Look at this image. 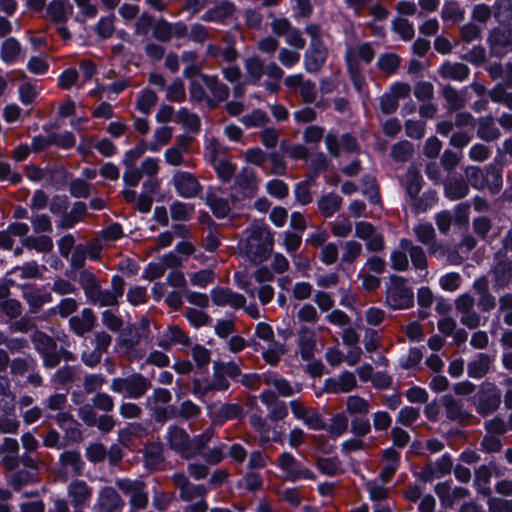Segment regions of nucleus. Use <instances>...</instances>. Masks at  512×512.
I'll return each instance as SVG.
<instances>
[{"label":"nucleus","mask_w":512,"mask_h":512,"mask_svg":"<svg viewBox=\"0 0 512 512\" xmlns=\"http://www.w3.org/2000/svg\"><path fill=\"white\" fill-rule=\"evenodd\" d=\"M467 181L475 189H482L486 186L487 173L484 174L479 167L470 166L465 171Z\"/></svg>","instance_id":"nucleus-59"},{"label":"nucleus","mask_w":512,"mask_h":512,"mask_svg":"<svg viewBox=\"0 0 512 512\" xmlns=\"http://www.w3.org/2000/svg\"><path fill=\"white\" fill-rule=\"evenodd\" d=\"M172 137V129L168 126H160L154 131L153 140L148 145V151L158 152Z\"/></svg>","instance_id":"nucleus-46"},{"label":"nucleus","mask_w":512,"mask_h":512,"mask_svg":"<svg viewBox=\"0 0 512 512\" xmlns=\"http://www.w3.org/2000/svg\"><path fill=\"white\" fill-rule=\"evenodd\" d=\"M370 409V402L362 397L352 395L346 400V411L350 415H366Z\"/></svg>","instance_id":"nucleus-48"},{"label":"nucleus","mask_w":512,"mask_h":512,"mask_svg":"<svg viewBox=\"0 0 512 512\" xmlns=\"http://www.w3.org/2000/svg\"><path fill=\"white\" fill-rule=\"evenodd\" d=\"M212 301L217 306H229L231 308H241L246 303L243 295L227 288H214L211 290Z\"/></svg>","instance_id":"nucleus-16"},{"label":"nucleus","mask_w":512,"mask_h":512,"mask_svg":"<svg viewBox=\"0 0 512 512\" xmlns=\"http://www.w3.org/2000/svg\"><path fill=\"white\" fill-rule=\"evenodd\" d=\"M222 182H229L235 175L236 165L223 159L211 164Z\"/></svg>","instance_id":"nucleus-54"},{"label":"nucleus","mask_w":512,"mask_h":512,"mask_svg":"<svg viewBox=\"0 0 512 512\" xmlns=\"http://www.w3.org/2000/svg\"><path fill=\"white\" fill-rule=\"evenodd\" d=\"M245 238L240 241L241 250L254 263L266 260L273 247L269 228L263 223H253L245 231Z\"/></svg>","instance_id":"nucleus-1"},{"label":"nucleus","mask_w":512,"mask_h":512,"mask_svg":"<svg viewBox=\"0 0 512 512\" xmlns=\"http://www.w3.org/2000/svg\"><path fill=\"white\" fill-rule=\"evenodd\" d=\"M22 46L20 42L14 38H6L0 45V58L7 64L12 65L21 59Z\"/></svg>","instance_id":"nucleus-23"},{"label":"nucleus","mask_w":512,"mask_h":512,"mask_svg":"<svg viewBox=\"0 0 512 512\" xmlns=\"http://www.w3.org/2000/svg\"><path fill=\"white\" fill-rule=\"evenodd\" d=\"M414 234L418 241L424 245H430L434 243L435 230L431 223H419L413 229Z\"/></svg>","instance_id":"nucleus-56"},{"label":"nucleus","mask_w":512,"mask_h":512,"mask_svg":"<svg viewBox=\"0 0 512 512\" xmlns=\"http://www.w3.org/2000/svg\"><path fill=\"white\" fill-rule=\"evenodd\" d=\"M254 345L256 349L261 350L263 359L270 365H276L285 352L284 345L276 340L265 345H261L260 342H256Z\"/></svg>","instance_id":"nucleus-29"},{"label":"nucleus","mask_w":512,"mask_h":512,"mask_svg":"<svg viewBox=\"0 0 512 512\" xmlns=\"http://www.w3.org/2000/svg\"><path fill=\"white\" fill-rule=\"evenodd\" d=\"M89 301L101 307H111L117 305L118 303L117 298L112 294L110 290H102L101 287L98 289L95 295L90 298Z\"/></svg>","instance_id":"nucleus-64"},{"label":"nucleus","mask_w":512,"mask_h":512,"mask_svg":"<svg viewBox=\"0 0 512 512\" xmlns=\"http://www.w3.org/2000/svg\"><path fill=\"white\" fill-rule=\"evenodd\" d=\"M175 122L183 125L189 131H196L200 127L197 115L191 113L187 108H181L176 112Z\"/></svg>","instance_id":"nucleus-50"},{"label":"nucleus","mask_w":512,"mask_h":512,"mask_svg":"<svg viewBox=\"0 0 512 512\" xmlns=\"http://www.w3.org/2000/svg\"><path fill=\"white\" fill-rule=\"evenodd\" d=\"M187 152V143L180 141L177 145L168 148L164 153L166 163L171 166L186 165L184 154Z\"/></svg>","instance_id":"nucleus-42"},{"label":"nucleus","mask_w":512,"mask_h":512,"mask_svg":"<svg viewBox=\"0 0 512 512\" xmlns=\"http://www.w3.org/2000/svg\"><path fill=\"white\" fill-rule=\"evenodd\" d=\"M493 274L498 287L506 286L512 278V260H501L493 268Z\"/></svg>","instance_id":"nucleus-40"},{"label":"nucleus","mask_w":512,"mask_h":512,"mask_svg":"<svg viewBox=\"0 0 512 512\" xmlns=\"http://www.w3.org/2000/svg\"><path fill=\"white\" fill-rule=\"evenodd\" d=\"M145 151H148L147 142L141 140L135 147L125 152L122 160L123 164L125 166L135 165L136 161L145 153Z\"/></svg>","instance_id":"nucleus-63"},{"label":"nucleus","mask_w":512,"mask_h":512,"mask_svg":"<svg viewBox=\"0 0 512 512\" xmlns=\"http://www.w3.org/2000/svg\"><path fill=\"white\" fill-rule=\"evenodd\" d=\"M167 440L171 449L183 457L190 458L193 456V443L183 428L170 426L167 432Z\"/></svg>","instance_id":"nucleus-11"},{"label":"nucleus","mask_w":512,"mask_h":512,"mask_svg":"<svg viewBox=\"0 0 512 512\" xmlns=\"http://www.w3.org/2000/svg\"><path fill=\"white\" fill-rule=\"evenodd\" d=\"M327 58V49L322 42H311L304 55V67L307 72L318 71Z\"/></svg>","instance_id":"nucleus-15"},{"label":"nucleus","mask_w":512,"mask_h":512,"mask_svg":"<svg viewBox=\"0 0 512 512\" xmlns=\"http://www.w3.org/2000/svg\"><path fill=\"white\" fill-rule=\"evenodd\" d=\"M298 347L301 357L309 360L313 357L316 348V333L313 329L302 326L298 330Z\"/></svg>","instance_id":"nucleus-21"},{"label":"nucleus","mask_w":512,"mask_h":512,"mask_svg":"<svg viewBox=\"0 0 512 512\" xmlns=\"http://www.w3.org/2000/svg\"><path fill=\"white\" fill-rule=\"evenodd\" d=\"M399 247L402 250H408L414 268L419 271V277L423 278L427 274V261L423 249L419 246L413 245V243L408 239L400 240Z\"/></svg>","instance_id":"nucleus-20"},{"label":"nucleus","mask_w":512,"mask_h":512,"mask_svg":"<svg viewBox=\"0 0 512 512\" xmlns=\"http://www.w3.org/2000/svg\"><path fill=\"white\" fill-rule=\"evenodd\" d=\"M400 63L401 59L397 54L388 52L378 57L376 66L385 75H393L397 72Z\"/></svg>","instance_id":"nucleus-37"},{"label":"nucleus","mask_w":512,"mask_h":512,"mask_svg":"<svg viewBox=\"0 0 512 512\" xmlns=\"http://www.w3.org/2000/svg\"><path fill=\"white\" fill-rule=\"evenodd\" d=\"M32 341L36 350L42 356L46 367H55L59 363L60 357L56 349V343L50 336L42 332H36L32 337Z\"/></svg>","instance_id":"nucleus-6"},{"label":"nucleus","mask_w":512,"mask_h":512,"mask_svg":"<svg viewBox=\"0 0 512 512\" xmlns=\"http://www.w3.org/2000/svg\"><path fill=\"white\" fill-rule=\"evenodd\" d=\"M317 204L320 213L324 217H331L340 209L342 199L336 193H327L320 197Z\"/></svg>","instance_id":"nucleus-32"},{"label":"nucleus","mask_w":512,"mask_h":512,"mask_svg":"<svg viewBox=\"0 0 512 512\" xmlns=\"http://www.w3.org/2000/svg\"><path fill=\"white\" fill-rule=\"evenodd\" d=\"M445 195L452 199L457 200L465 197L468 194V185L458 179H450L444 185Z\"/></svg>","instance_id":"nucleus-49"},{"label":"nucleus","mask_w":512,"mask_h":512,"mask_svg":"<svg viewBox=\"0 0 512 512\" xmlns=\"http://www.w3.org/2000/svg\"><path fill=\"white\" fill-rule=\"evenodd\" d=\"M245 69L249 81L253 84L258 83L264 74L263 62L257 55H252L245 60Z\"/></svg>","instance_id":"nucleus-43"},{"label":"nucleus","mask_w":512,"mask_h":512,"mask_svg":"<svg viewBox=\"0 0 512 512\" xmlns=\"http://www.w3.org/2000/svg\"><path fill=\"white\" fill-rule=\"evenodd\" d=\"M79 284L81 285L88 300H90V298L93 297L100 288V284L98 283L95 275L88 270H83L79 273Z\"/></svg>","instance_id":"nucleus-47"},{"label":"nucleus","mask_w":512,"mask_h":512,"mask_svg":"<svg viewBox=\"0 0 512 512\" xmlns=\"http://www.w3.org/2000/svg\"><path fill=\"white\" fill-rule=\"evenodd\" d=\"M203 80H204L207 88L210 90L212 95L217 100L222 101L228 97V93H229L228 87L225 84L220 83L218 81L217 77L203 76Z\"/></svg>","instance_id":"nucleus-55"},{"label":"nucleus","mask_w":512,"mask_h":512,"mask_svg":"<svg viewBox=\"0 0 512 512\" xmlns=\"http://www.w3.org/2000/svg\"><path fill=\"white\" fill-rule=\"evenodd\" d=\"M277 466L281 469L286 480L297 482L300 480H313L314 473L304 467L292 454L283 452L278 460Z\"/></svg>","instance_id":"nucleus-4"},{"label":"nucleus","mask_w":512,"mask_h":512,"mask_svg":"<svg viewBox=\"0 0 512 512\" xmlns=\"http://www.w3.org/2000/svg\"><path fill=\"white\" fill-rule=\"evenodd\" d=\"M21 314V304L15 299L0 302V323H6Z\"/></svg>","instance_id":"nucleus-45"},{"label":"nucleus","mask_w":512,"mask_h":512,"mask_svg":"<svg viewBox=\"0 0 512 512\" xmlns=\"http://www.w3.org/2000/svg\"><path fill=\"white\" fill-rule=\"evenodd\" d=\"M326 388L334 393H347L356 386V378L352 372L345 371L336 378L326 381Z\"/></svg>","instance_id":"nucleus-24"},{"label":"nucleus","mask_w":512,"mask_h":512,"mask_svg":"<svg viewBox=\"0 0 512 512\" xmlns=\"http://www.w3.org/2000/svg\"><path fill=\"white\" fill-rule=\"evenodd\" d=\"M69 322L75 333L83 335L90 331L94 325L93 312L92 310L85 308L79 316L72 317Z\"/></svg>","instance_id":"nucleus-31"},{"label":"nucleus","mask_w":512,"mask_h":512,"mask_svg":"<svg viewBox=\"0 0 512 512\" xmlns=\"http://www.w3.org/2000/svg\"><path fill=\"white\" fill-rule=\"evenodd\" d=\"M143 458L146 468H156L163 460V446L160 443H148L144 447Z\"/></svg>","instance_id":"nucleus-33"},{"label":"nucleus","mask_w":512,"mask_h":512,"mask_svg":"<svg viewBox=\"0 0 512 512\" xmlns=\"http://www.w3.org/2000/svg\"><path fill=\"white\" fill-rule=\"evenodd\" d=\"M469 68L462 63L445 62L441 65L439 73L443 78L462 82L469 75Z\"/></svg>","instance_id":"nucleus-30"},{"label":"nucleus","mask_w":512,"mask_h":512,"mask_svg":"<svg viewBox=\"0 0 512 512\" xmlns=\"http://www.w3.org/2000/svg\"><path fill=\"white\" fill-rule=\"evenodd\" d=\"M375 56V51L370 43L363 42L348 44L345 51V62L348 69L358 67V60L369 64Z\"/></svg>","instance_id":"nucleus-12"},{"label":"nucleus","mask_w":512,"mask_h":512,"mask_svg":"<svg viewBox=\"0 0 512 512\" xmlns=\"http://www.w3.org/2000/svg\"><path fill=\"white\" fill-rule=\"evenodd\" d=\"M402 184L405 187L407 195L413 201L412 206L416 212L424 211L427 206H423L418 200L417 196L422 186V176L416 167H410L407 170L405 177L402 180Z\"/></svg>","instance_id":"nucleus-13"},{"label":"nucleus","mask_w":512,"mask_h":512,"mask_svg":"<svg viewBox=\"0 0 512 512\" xmlns=\"http://www.w3.org/2000/svg\"><path fill=\"white\" fill-rule=\"evenodd\" d=\"M23 297L32 311L52 302V295L44 287L23 286Z\"/></svg>","instance_id":"nucleus-22"},{"label":"nucleus","mask_w":512,"mask_h":512,"mask_svg":"<svg viewBox=\"0 0 512 512\" xmlns=\"http://www.w3.org/2000/svg\"><path fill=\"white\" fill-rule=\"evenodd\" d=\"M243 414L238 404H222L210 408L209 415L214 424L221 425L225 421L240 418Z\"/></svg>","instance_id":"nucleus-18"},{"label":"nucleus","mask_w":512,"mask_h":512,"mask_svg":"<svg viewBox=\"0 0 512 512\" xmlns=\"http://www.w3.org/2000/svg\"><path fill=\"white\" fill-rule=\"evenodd\" d=\"M179 263V259L172 253L167 254L163 258L162 263H150L145 271L149 280H153L163 276L166 267H172Z\"/></svg>","instance_id":"nucleus-34"},{"label":"nucleus","mask_w":512,"mask_h":512,"mask_svg":"<svg viewBox=\"0 0 512 512\" xmlns=\"http://www.w3.org/2000/svg\"><path fill=\"white\" fill-rule=\"evenodd\" d=\"M19 100L23 105H31L39 95V88L36 83L24 82L18 88Z\"/></svg>","instance_id":"nucleus-53"},{"label":"nucleus","mask_w":512,"mask_h":512,"mask_svg":"<svg viewBox=\"0 0 512 512\" xmlns=\"http://www.w3.org/2000/svg\"><path fill=\"white\" fill-rule=\"evenodd\" d=\"M289 406L293 416L309 429L320 430L324 427V421L315 409L306 407L298 400L290 401Z\"/></svg>","instance_id":"nucleus-9"},{"label":"nucleus","mask_w":512,"mask_h":512,"mask_svg":"<svg viewBox=\"0 0 512 512\" xmlns=\"http://www.w3.org/2000/svg\"><path fill=\"white\" fill-rule=\"evenodd\" d=\"M71 10L69 0H52L47 7V15L53 22L64 24Z\"/></svg>","instance_id":"nucleus-28"},{"label":"nucleus","mask_w":512,"mask_h":512,"mask_svg":"<svg viewBox=\"0 0 512 512\" xmlns=\"http://www.w3.org/2000/svg\"><path fill=\"white\" fill-rule=\"evenodd\" d=\"M170 213L173 220L188 221L194 215V206L188 203L175 201L170 206Z\"/></svg>","instance_id":"nucleus-51"},{"label":"nucleus","mask_w":512,"mask_h":512,"mask_svg":"<svg viewBox=\"0 0 512 512\" xmlns=\"http://www.w3.org/2000/svg\"><path fill=\"white\" fill-rule=\"evenodd\" d=\"M392 28L403 40H410L414 36V27L407 19L401 17L394 19Z\"/></svg>","instance_id":"nucleus-62"},{"label":"nucleus","mask_w":512,"mask_h":512,"mask_svg":"<svg viewBox=\"0 0 512 512\" xmlns=\"http://www.w3.org/2000/svg\"><path fill=\"white\" fill-rule=\"evenodd\" d=\"M477 135L485 141H493L500 137V131L495 126L493 117L487 116L479 120Z\"/></svg>","instance_id":"nucleus-39"},{"label":"nucleus","mask_w":512,"mask_h":512,"mask_svg":"<svg viewBox=\"0 0 512 512\" xmlns=\"http://www.w3.org/2000/svg\"><path fill=\"white\" fill-rule=\"evenodd\" d=\"M117 487L130 497L129 503L133 509H143L148 503V494L141 481L119 479L116 481Z\"/></svg>","instance_id":"nucleus-5"},{"label":"nucleus","mask_w":512,"mask_h":512,"mask_svg":"<svg viewBox=\"0 0 512 512\" xmlns=\"http://www.w3.org/2000/svg\"><path fill=\"white\" fill-rule=\"evenodd\" d=\"M226 150V147L214 137L206 138L204 155L210 164L225 159Z\"/></svg>","instance_id":"nucleus-36"},{"label":"nucleus","mask_w":512,"mask_h":512,"mask_svg":"<svg viewBox=\"0 0 512 512\" xmlns=\"http://www.w3.org/2000/svg\"><path fill=\"white\" fill-rule=\"evenodd\" d=\"M236 10L235 5L228 0H223L215 7L209 9L202 15V20L206 22L225 23L230 19Z\"/></svg>","instance_id":"nucleus-19"},{"label":"nucleus","mask_w":512,"mask_h":512,"mask_svg":"<svg viewBox=\"0 0 512 512\" xmlns=\"http://www.w3.org/2000/svg\"><path fill=\"white\" fill-rule=\"evenodd\" d=\"M501 402V392L494 383L484 382L481 385L478 399V411L486 415L496 410Z\"/></svg>","instance_id":"nucleus-8"},{"label":"nucleus","mask_w":512,"mask_h":512,"mask_svg":"<svg viewBox=\"0 0 512 512\" xmlns=\"http://www.w3.org/2000/svg\"><path fill=\"white\" fill-rule=\"evenodd\" d=\"M60 462L66 470H70L73 474L82 473L84 463L81 456L76 451H65L60 455Z\"/></svg>","instance_id":"nucleus-41"},{"label":"nucleus","mask_w":512,"mask_h":512,"mask_svg":"<svg viewBox=\"0 0 512 512\" xmlns=\"http://www.w3.org/2000/svg\"><path fill=\"white\" fill-rule=\"evenodd\" d=\"M492 361L493 358L488 354H477L476 357L468 363V376L474 379H480L484 377L488 373Z\"/></svg>","instance_id":"nucleus-25"},{"label":"nucleus","mask_w":512,"mask_h":512,"mask_svg":"<svg viewBox=\"0 0 512 512\" xmlns=\"http://www.w3.org/2000/svg\"><path fill=\"white\" fill-rule=\"evenodd\" d=\"M208 205L217 218H225L230 212V206L226 199L210 196L207 199Z\"/></svg>","instance_id":"nucleus-60"},{"label":"nucleus","mask_w":512,"mask_h":512,"mask_svg":"<svg viewBox=\"0 0 512 512\" xmlns=\"http://www.w3.org/2000/svg\"><path fill=\"white\" fill-rule=\"evenodd\" d=\"M263 381L267 385L273 386L283 397L292 396L299 391L298 385L293 386L287 380L272 372L263 373Z\"/></svg>","instance_id":"nucleus-26"},{"label":"nucleus","mask_w":512,"mask_h":512,"mask_svg":"<svg viewBox=\"0 0 512 512\" xmlns=\"http://www.w3.org/2000/svg\"><path fill=\"white\" fill-rule=\"evenodd\" d=\"M110 388L124 397L137 399L146 393L149 382L143 375L135 373L127 377L114 378Z\"/></svg>","instance_id":"nucleus-3"},{"label":"nucleus","mask_w":512,"mask_h":512,"mask_svg":"<svg viewBox=\"0 0 512 512\" xmlns=\"http://www.w3.org/2000/svg\"><path fill=\"white\" fill-rule=\"evenodd\" d=\"M330 229L336 237H347L352 231V223L348 218L338 216L329 223Z\"/></svg>","instance_id":"nucleus-61"},{"label":"nucleus","mask_w":512,"mask_h":512,"mask_svg":"<svg viewBox=\"0 0 512 512\" xmlns=\"http://www.w3.org/2000/svg\"><path fill=\"white\" fill-rule=\"evenodd\" d=\"M188 337L177 326L168 327L158 338L157 345L163 349H169L174 344L185 345Z\"/></svg>","instance_id":"nucleus-27"},{"label":"nucleus","mask_w":512,"mask_h":512,"mask_svg":"<svg viewBox=\"0 0 512 512\" xmlns=\"http://www.w3.org/2000/svg\"><path fill=\"white\" fill-rule=\"evenodd\" d=\"M441 17L444 21L457 23L463 20L464 10L457 1H445L441 10Z\"/></svg>","instance_id":"nucleus-44"},{"label":"nucleus","mask_w":512,"mask_h":512,"mask_svg":"<svg viewBox=\"0 0 512 512\" xmlns=\"http://www.w3.org/2000/svg\"><path fill=\"white\" fill-rule=\"evenodd\" d=\"M156 102V94L152 90L145 89L140 93L137 99L136 107L141 113L147 115L150 113Z\"/></svg>","instance_id":"nucleus-58"},{"label":"nucleus","mask_w":512,"mask_h":512,"mask_svg":"<svg viewBox=\"0 0 512 512\" xmlns=\"http://www.w3.org/2000/svg\"><path fill=\"white\" fill-rule=\"evenodd\" d=\"M124 506V502L112 487H104L99 492L97 503L94 505L95 512H118Z\"/></svg>","instance_id":"nucleus-14"},{"label":"nucleus","mask_w":512,"mask_h":512,"mask_svg":"<svg viewBox=\"0 0 512 512\" xmlns=\"http://www.w3.org/2000/svg\"><path fill=\"white\" fill-rule=\"evenodd\" d=\"M229 387V382L223 373L218 370L214 373L212 381H201L195 379L193 382L194 394L198 397H203L206 393L212 390H226Z\"/></svg>","instance_id":"nucleus-17"},{"label":"nucleus","mask_w":512,"mask_h":512,"mask_svg":"<svg viewBox=\"0 0 512 512\" xmlns=\"http://www.w3.org/2000/svg\"><path fill=\"white\" fill-rule=\"evenodd\" d=\"M172 183L177 194L182 198H194L201 192V185L197 178L187 171L175 172Z\"/></svg>","instance_id":"nucleus-7"},{"label":"nucleus","mask_w":512,"mask_h":512,"mask_svg":"<svg viewBox=\"0 0 512 512\" xmlns=\"http://www.w3.org/2000/svg\"><path fill=\"white\" fill-rule=\"evenodd\" d=\"M19 421L15 415V405L6 411L5 404L0 406V431L3 433H15L19 428Z\"/></svg>","instance_id":"nucleus-38"},{"label":"nucleus","mask_w":512,"mask_h":512,"mask_svg":"<svg viewBox=\"0 0 512 512\" xmlns=\"http://www.w3.org/2000/svg\"><path fill=\"white\" fill-rule=\"evenodd\" d=\"M317 468L327 476H336L343 472L340 461L335 457L319 458Z\"/></svg>","instance_id":"nucleus-52"},{"label":"nucleus","mask_w":512,"mask_h":512,"mask_svg":"<svg viewBox=\"0 0 512 512\" xmlns=\"http://www.w3.org/2000/svg\"><path fill=\"white\" fill-rule=\"evenodd\" d=\"M67 495L75 509H83L90 505L93 488L83 480H74L67 487Z\"/></svg>","instance_id":"nucleus-10"},{"label":"nucleus","mask_w":512,"mask_h":512,"mask_svg":"<svg viewBox=\"0 0 512 512\" xmlns=\"http://www.w3.org/2000/svg\"><path fill=\"white\" fill-rule=\"evenodd\" d=\"M386 484L387 481L379 476L371 480L364 479V486L372 501H381L387 497L388 490L386 488Z\"/></svg>","instance_id":"nucleus-35"},{"label":"nucleus","mask_w":512,"mask_h":512,"mask_svg":"<svg viewBox=\"0 0 512 512\" xmlns=\"http://www.w3.org/2000/svg\"><path fill=\"white\" fill-rule=\"evenodd\" d=\"M386 304L393 310L408 309L414 304V292L407 281L393 275L386 284Z\"/></svg>","instance_id":"nucleus-2"},{"label":"nucleus","mask_w":512,"mask_h":512,"mask_svg":"<svg viewBox=\"0 0 512 512\" xmlns=\"http://www.w3.org/2000/svg\"><path fill=\"white\" fill-rule=\"evenodd\" d=\"M423 358V353L420 348L413 347L399 358V365L404 369L416 368Z\"/></svg>","instance_id":"nucleus-57"}]
</instances>
